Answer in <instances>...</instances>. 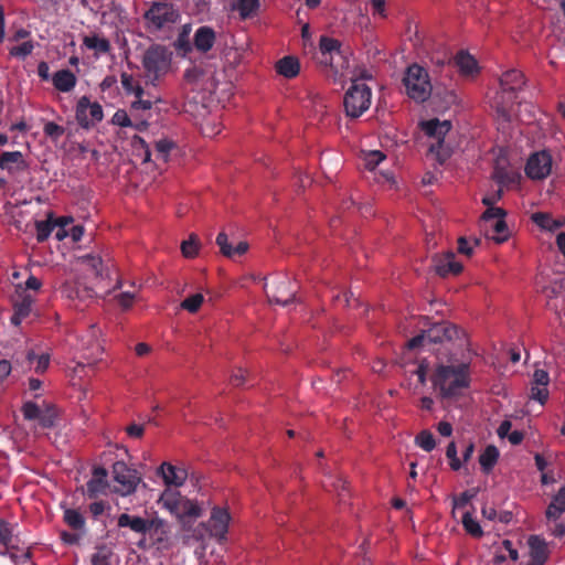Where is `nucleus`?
Returning <instances> with one entry per match:
<instances>
[{"instance_id":"nucleus-1","label":"nucleus","mask_w":565,"mask_h":565,"mask_svg":"<svg viewBox=\"0 0 565 565\" xmlns=\"http://www.w3.org/2000/svg\"><path fill=\"white\" fill-rule=\"evenodd\" d=\"M319 51L326 75L334 83H343L351 72L350 58L342 51V43L338 39L321 35L319 39Z\"/></svg>"},{"instance_id":"nucleus-2","label":"nucleus","mask_w":565,"mask_h":565,"mask_svg":"<svg viewBox=\"0 0 565 565\" xmlns=\"http://www.w3.org/2000/svg\"><path fill=\"white\" fill-rule=\"evenodd\" d=\"M469 365H440L431 376L435 388H438L443 397L458 396L462 388L469 385Z\"/></svg>"},{"instance_id":"nucleus-3","label":"nucleus","mask_w":565,"mask_h":565,"mask_svg":"<svg viewBox=\"0 0 565 565\" xmlns=\"http://www.w3.org/2000/svg\"><path fill=\"white\" fill-rule=\"evenodd\" d=\"M524 76L518 70H510L500 77L501 93L494 99V107L498 115L504 120L510 121L512 116V106L516 98L515 93L524 85Z\"/></svg>"},{"instance_id":"nucleus-4","label":"nucleus","mask_w":565,"mask_h":565,"mask_svg":"<svg viewBox=\"0 0 565 565\" xmlns=\"http://www.w3.org/2000/svg\"><path fill=\"white\" fill-rule=\"evenodd\" d=\"M403 83L408 97L417 103L426 102L434 92L427 70L418 64L407 67Z\"/></svg>"},{"instance_id":"nucleus-5","label":"nucleus","mask_w":565,"mask_h":565,"mask_svg":"<svg viewBox=\"0 0 565 565\" xmlns=\"http://www.w3.org/2000/svg\"><path fill=\"white\" fill-rule=\"evenodd\" d=\"M423 131L433 139L428 147V152L435 156L439 164H443L450 156L451 150L445 145L446 135L451 129L449 120L430 119L422 124Z\"/></svg>"},{"instance_id":"nucleus-6","label":"nucleus","mask_w":565,"mask_h":565,"mask_svg":"<svg viewBox=\"0 0 565 565\" xmlns=\"http://www.w3.org/2000/svg\"><path fill=\"white\" fill-rule=\"evenodd\" d=\"M171 58L172 53L162 45H152L146 51L142 65L146 76L153 85L169 72Z\"/></svg>"},{"instance_id":"nucleus-7","label":"nucleus","mask_w":565,"mask_h":565,"mask_svg":"<svg viewBox=\"0 0 565 565\" xmlns=\"http://www.w3.org/2000/svg\"><path fill=\"white\" fill-rule=\"evenodd\" d=\"M158 503L179 519L199 518L202 514L196 502L169 488L161 493Z\"/></svg>"},{"instance_id":"nucleus-8","label":"nucleus","mask_w":565,"mask_h":565,"mask_svg":"<svg viewBox=\"0 0 565 565\" xmlns=\"http://www.w3.org/2000/svg\"><path fill=\"white\" fill-rule=\"evenodd\" d=\"M353 79L352 77H350ZM371 105V89L361 82L352 81V85L344 94L343 106L348 117L359 118Z\"/></svg>"},{"instance_id":"nucleus-9","label":"nucleus","mask_w":565,"mask_h":565,"mask_svg":"<svg viewBox=\"0 0 565 565\" xmlns=\"http://www.w3.org/2000/svg\"><path fill=\"white\" fill-rule=\"evenodd\" d=\"M459 332L460 330L455 324L441 321L434 323L428 330L408 340L406 345L409 350H413L422 347L425 341L430 343L451 341L459 337Z\"/></svg>"},{"instance_id":"nucleus-10","label":"nucleus","mask_w":565,"mask_h":565,"mask_svg":"<svg viewBox=\"0 0 565 565\" xmlns=\"http://www.w3.org/2000/svg\"><path fill=\"white\" fill-rule=\"evenodd\" d=\"M180 18L178 9L168 2H153L145 13L148 28L160 31L173 25Z\"/></svg>"},{"instance_id":"nucleus-11","label":"nucleus","mask_w":565,"mask_h":565,"mask_svg":"<svg viewBox=\"0 0 565 565\" xmlns=\"http://www.w3.org/2000/svg\"><path fill=\"white\" fill-rule=\"evenodd\" d=\"M113 480L115 482V491L125 497L136 491L141 478L138 472L129 468L126 462L116 461L113 465Z\"/></svg>"},{"instance_id":"nucleus-12","label":"nucleus","mask_w":565,"mask_h":565,"mask_svg":"<svg viewBox=\"0 0 565 565\" xmlns=\"http://www.w3.org/2000/svg\"><path fill=\"white\" fill-rule=\"evenodd\" d=\"M264 289L270 302L281 306L290 303L296 295L294 284L288 277H276L265 282Z\"/></svg>"},{"instance_id":"nucleus-13","label":"nucleus","mask_w":565,"mask_h":565,"mask_svg":"<svg viewBox=\"0 0 565 565\" xmlns=\"http://www.w3.org/2000/svg\"><path fill=\"white\" fill-rule=\"evenodd\" d=\"M75 118L82 128L89 129L103 120V108L99 103L90 102L89 97L83 96L77 102Z\"/></svg>"},{"instance_id":"nucleus-14","label":"nucleus","mask_w":565,"mask_h":565,"mask_svg":"<svg viewBox=\"0 0 565 565\" xmlns=\"http://www.w3.org/2000/svg\"><path fill=\"white\" fill-rule=\"evenodd\" d=\"M552 157L543 150L530 156L525 164V174L531 180H543L551 173Z\"/></svg>"},{"instance_id":"nucleus-15","label":"nucleus","mask_w":565,"mask_h":565,"mask_svg":"<svg viewBox=\"0 0 565 565\" xmlns=\"http://www.w3.org/2000/svg\"><path fill=\"white\" fill-rule=\"evenodd\" d=\"M62 295L73 302V306L83 310L86 301L94 298V290L78 280H70L63 284L61 288Z\"/></svg>"},{"instance_id":"nucleus-16","label":"nucleus","mask_w":565,"mask_h":565,"mask_svg":"<svg viewBox=\"0 0 565 565\" xmlns=\"http://www.w3.org/2000/svg\"><path fill=\"white\" fill-rule=\"evenodd\" d=\"M0 545L3 547L0 550V555L9 554L10 558L15 563V565H21L25 563H30L31 565H36L31 563V552L25 551L21 555H18L14 552H11L13 548L12 545V531L10 524L3 520H0Z\"/></svg>"},{"instance_id":"nucleus-17","label":"nucleus","mask_w":565,"mask_h":565,"mask_svg":"<svg viewBox=\"0 0 565 565\" xmlns=\"http://www.w3.org/2000/svg\"><path fill=\"white\" fill-rule=\"evenodd\" d=\"M146 534L159 550H168L171 545L170 526L162 519H150Z\"/></svg>"},{"instance_id":"nucleus-18","label":"nucleus","mask_w":565,"mask_h":565,"mask_svg":"<svg viewBox=\"0 0 565 565\" xmlns=\"http://www.w3.org/2000/svg\"><path fill=\"white\" fill-rule=\"evenodd\" d=\"M361 159L365 169L372 173V179L377 182L385 184L388 181V175L384 172H376V168L380 163L385 161L386 154L380 150L362 151Z\"/></svg>"},{"instance_id":"nucleus-19","label":"nucleus","mask_w":565,"mask_h":565,"mask_svg":"<svg viewBox=\"0 0 565 565\" xmlns=\"http://www.w3.org/2000/svg\"><path fill=\"white\" fill-rule=\"evenodd\" d=\"M231 516L226 509L213 508L209 519L210 534L218 540L225 539Z\"/></svg>"},{"instance_id":"nucleus-20","label":"nucleus","mask_w":565,"mask_h":565,"mask_svg":"<svg viewBox=\"0 0 565 565\" xmlns=\"http://www.w3.org/2000/svg\"><path fill=\"white\" fill-rule=\"evenodd\" d=\"M433 263L436 274L440 277L458 275L463 269L462 264L456 260L452 252H447L444 255H436L433 258Z\"/></svg>"},{"instance_id":"nucleus-21","label":"nucleus","mask_w":565,"mask_h":565,"mask_svg":"<svg viewBox=\"0 0 565 565\" xmlns=\"http://www.w3.org/2000/svg\"><path fill=\"white\" fill-rule=\"evenodd\" d=\"M158 473L169 489L171 486L177 488L183 486L188 479V472L184 468L175 467L169 462H163L159 467Z\"/></svg>"},{"instance_id":"nucleus-22","label":"nucleus","mask_w":565,"mask_h":565,"mask_svg":"<svg viewBox=\"0 0 565 565\" xmlns=\"http://www.w3.org/2000/svg\"><path fill=\"white\" fill-rule=\"evenodd\" d=\"M0 168L10 174L23 172L29 168L22 152L4 151L0 156Z\"/></svg>"},{"instance_id":"nucleus-23","label":"nucleus","mask_w":565,"mask_h":565,"mask_svg":"<svg viewBox=\"0 0 565 565\" xmlns=\"http://www.w3.org/2000/svg\"><path fill=\"white\" fill-rule=\"evenodd\" d=\"M83 46L94 52L95 57L108 54L111 51L110 41L99 33H90L83 38Z\"/></svg>"},{"instance_id":"nucleus-24","label":"nucleus","mask_w":565,"mask_h":565,"mask_svg":"<svg viewBox=\"0 0 565 565\" xmlns=\"http://www.w3.org/2000/svg\"><path fill=\"white\" fill-rule=\"evenodd\" d=\"M34 299L30 295H19L13 301L14 313L11 317V322L19 326L25 319L31 310Z\"/></svg>"},{"instance_id":"nucleus-25","label":"nucleus","mask_w":565,"mask_h":565,"mask_svg":"<svg viewBox=\"0 0 565 565\" xmlns=\"http://www.w3.org/2000/svg\"><path fill=\"white\" fill-rule=\"evenodd\" d=\"M150 520L138 515L122 513L118 516L117 525L119 527H129L138 534H146Z\"/></svg>"},{"instance_id":"nucleus-26","label":"nucleus","mask_w":565,"mask_h":565,"mask_svg":"<svg viewBox=\"0 0 565 565\" xmlns=\"http://www.w3.org/2000/svg\"><path fill=\"white\" fill-rule=\"evenodd\" d=\"M215 43V32L210 26H200L194 34V46L201 53L209 52Z\"/></svg>"},{"instance_id":"nucleus-27","label":"nucleus","mask_w":565,"mask_h":565,"mask_svg":"<svg viewBox=\"0 0 565 565\" xmlns=\"http://www.w3.org/2000/svg\"><path fill=\"white\" fill-rule=\"evenodd\" d=\"M107 486L106 469L102 467L95 468L93 471V478L86 484L88 495L92 498L99 493H105Z\"/></svg>"},{"instance_id":"nucleus-28","label":"nucleus","mask_w":565,"mask_h":565,"mask_svg":"<svg viewBox=\"0 0 565 565\" xmlns=\"http://www.w3.org/2000/svg\"><path fill=\"white\" fill-rule=\"evenodd\" d=\"M454 65L458 67L459 72L465 76H472L479 72L476 58L467 52L460 51L455 60Z\"/></svg>"},{"instance_id":"nucleus-29","label":"nucleus","mask_w":565,"mask_h":565,"mask_svg":"<svg viewBox=\"0 0 565 565\" xmlns=\"http://www.w3.org/2000/svg\"><path fill=\"white\" fill-rule=\"evenodd\" d=\"M275 68L281 76L286 78H295L300 72V63L297 57L289 55L277 61Z\"/></svg>"},{"instance_id":"nucleus-30","label":"nucleus","mask_w":565,"mask_h":565,"mask_svg":"<svg viewBox=\"0 0 565 565\" xmlns=\"http://www.w3.org/2000/svg\"><path fill=\"white\" fill-rule=\"evenodd\" d=\"M52 82L57 90L68 93L75 87L77 78L70 70H60L54 73Z\"/></svg>"},{"instance_id":"nucleus-31","label":"nucleus","mask_w":565,"mask_h":565,"mask_svg":"<svg viewBox=\"0 0 565 565\" xmlns=\"http://www.w3.org/2000/svg\"><path fill=\"white\" fill-rule=\"evenodd\" d=\"M492 179L500 186H509L519 181L520 174L514 171L509 170L505 166L501 164V161H498L492 171Z\"/></svg>"},{"instance_id":"nucleus-32","label":"nucleus","mask_w":565,"mask_h":565,"mask_svg":"<svg viewBox=\"0 0 565 565\" xmlns=\"http://www.w3.org/2000/svg\"><path fill=\"white\" fill-rule=\"evenodd\" d=\"M527 543L530 546V557L546 563L548 552L545 541L537 535H531Z\"/></svg>"},{"instance_id":"nucleus-33","label":"nucleus","mask_w":565,"mask_h":565,"mask_svg":"<svg viewBox=\"0 0 565 565\" xmlns=\"http://www.w3.org/2000/svg\"><path fill=\"white\" fill-rule=\"evenodd\" d=\"M499 459V450L493 445H488L479 457V463L483 472L489 473Z\"/></svg>"},{"instance_id":"nucleus-34","label":"nucleus","mask_w":565,"mask_h":565,"mask_svg":"<svg viewBox=\"0 0 565 565\" xmlns=\"http://www.w3.org/2000/svg\"><path fill=\"white\" fill-rule=\"evenodd\" d=\"M63 521L75 531H84L85 518L83 514L75 509H65L63 513Z\"/></svg>"},{"instance_id":"nucleus-35","label":"nucleus","mask_w":565,"mask_h":565,"mask_svg":"<svg viewBox=\"0 0 565 565\" xmlns=\"http://www.w3.org/2000/svg\"><path fill=\"white\" fill-rule=\"evenodd\" d=\"M259 8V0H237L233 9L239 12L242 19H247L256 13Z\"/></svg>"},{"instance_id":"nucleus-36","label":"nucleus","mask_w":565,"mask_h":565,"mask_svg":"<svg viewBox=\"0 0 565 565\" xmlns=\"http://www.w3.org/2000/svg\"><path fill=\"white\" fill-rule=\"evenodd\" d=\"M532 221L543 230L554 231L562 226V223L553 220V217L543 212L533 213L531 216Z\"/></svg>"},{"instance_id":"nucleus-37","label":"nucleus","mask_w":565,"mask_h":565,"mask_svg":"<svg viewBox=\"0 0 565 565\" xmlns=\"http://www.w3.org/2000/svg\"><path fill=\"white\" fill-rule=\"evenodd\" d=\"M462 525L466 532L473 537H481L483 535V531L479 522L472 516L470 512H466L462 515Z\"/></svg>"},{"instance_id":"nucleus-38","label":"nucleus","mask_w":565,"mask_h":565,"mask_svg":"<svg viewBox=\"0 0 565 565\" xmlns=\"http://www.w3.org/2000/svg\"><path fill=\"white\" fill-rule=\"evenodd\" d=\"M199 238L196 235L191 234L189 239L183 241L181 244L182 255L186 258H194L199 253Z\"/></svg>"},{"instance_id":"nucleus-39","label":"nucleus","mask_w":565,"mask_h":565,"mask_svg":"<svg viewBox=\"0 0 565 565\" xmlns=\"http://www.w3.org/2000/svg\"><path fill=\"white\" fill-rule=\"evenodd\" d=\"M93 329V338H94V343L92 344V349H93V353L92 355L89 356H86L85 360L86 362H79L77 364V366L79 367H85V366H92L95 364V362L97 361V358L103 353V347L99 344V342L97 341V330L95 329V327L93 326L92 327Z\"/></svg>"},{"instance_id":"nucleus-40","label":"nucleus","mask_w":565,"mask_h":565,"mask_svg":"<svg viewBox=\"0 0 565 565\" xmlns=\"http://www.w3.org/2000/svg\"><path fill=\"white\" fill-rule=\"evenodd\" d=\"M23 417L28 420H38L44 412V408L33 402H25L21 408Z\"/></svg>"},{"instance_id":"nucleus-41","label":"nucleus","mask_w":565,"mask_h":565,"mask_svg":"<svg viewBox=\"0 0 565 565\" xmlns=\"http://www.w3.org/2000/svg\"><path fill=\"white\" fill-rule=\"evenodd\" d=\"M23 417L28 420H38L44 412V408L33 402H25L21 408Z\"/></svg>"},{"instance_id":"nucleus-42","label":"nucleus","mask_w":565,"mask_h":565,"mask_svg":"<svg viewBox=\"0 0 565 565\" xmlns=\"http://www.w3.org/2000/svg\"><path fill=\"white\" fill-rule=\"evenodd\" d=\"M333 491L337 492L339 503H345L347 499L350 498V492L347 486V481L341 477H337L330 484Z\"/></svg>"},{"instance_id":"nucleus-43","label":"nucleus","mask_w":565,"mask_h":565,"mask_svg":"<svg viewBox=\"0 0 565 565\" xmlns=\"http://www.w3.org/2000/svg\"><path fill=\"white\" fill-rule=\"evenodd\" d=\"M204 301V297L202 294H194L188 298H185L180 307L191 313H195Z\"/></svg>"},{"instance_id":"nucleus-44","label":"nucleus","mask_w":565,"mask_h":565,"mask_svg":"<svg viewBox=\"0 0 565 565\" xmlns=\"http://www.w3.org/2000/svg\"><path fill=\"white\" fill-rule=\"evenodd\" d=\"M529 396L531 399L539 402L541 405H544L548 399L550 392L545 385L531 384Z\"/></svg>"},{"instance_id":"nucleus-45","label":"nucleus","mask_w":565,"mask_h":565,"mask_svg":"<svg viewBox=\"0 0 565 565\" xmlns=\"http://www.w3.org/2000/svg\"><path fill=\"white\" fill-rule=\"evenodd\" d=\"M34 43L33 41H24L20 45L12 46L9 50V53L13 57L24 58L33 52Z\"/></svg>"},{"instance_id":"nucleus-46","label":"nucleus","mask_w":565,"mask_h":565,"mask_svg":"<svg viewBox=\"0 0 565 565\" xmlns=\"http://www.w3.org/2000/svg\"><path fill=\"white\" fill-rule=\"evenodd\" d=\"M158 102H160L159 98H150V97L145 98V96L135 98V100L131 102V104H130V110L131 111L150 110L152 108V106Z\"/></svg>"},{"instance_id":"nucleus-47","label":"nucleus","mask_w":565,"mask_h":565,"mask_svg":"<svg viewBox=\"0 0 565 565\" xmlns=\"http://www.w3.org/2000/svg\"><path fill=\"white\" fill-rule=\"evenodd\" d=\"M430 61H431V64L434 65V70H433L434 73H437L438 71L441 72L444 68H446L447 70L446 77L449 76V73L451 72V68H452V63H451V60L446 54L443 56H440V55L431 56Z\"/></svg>"},{"instance_id":"nucleus-48","label":"nucleus","mask_w":565,"mask_h":565,"mask_svg":"<svg viewBox=\"0 0 565 565\" xmlns=\"http://www.w3.org/2000/svg\"><path fill=\"white\" fill-rule=\"evenodd\" d=\"M57 413L53 406L45 404L44 412L39 419V425L43 428H51L54 426Z\"/></svg>"},{"instance_id":"nucleus-49","label":"nucleus","mask_w":565,"mask_h":565,"mask_svg":"<svg viewBox=\"0 0 565 565\" xmlns=\"http://www.w3.org/2000/svg\"><path fill=\"white\" fill-rule=\"evenodd\" d=\"M416 444L426 451L433 450L436 446L435 438L428 430H423L417 435Z\"/></svg>"},{"instance_id":"nucleus-50","label":"nucleus","mask_w":565,"mask_h":565,"mask_svg":"<svg viewBox=\"0 0 565 565\" xmlns=\"http://www.w3.org/2000/svg\"><path fill=\"white\" fill-rule=\"evenodd\" d=\"M216 244L218 245L222 254L226 257H235L234 247L228 243V237L225 233H220L216 237Z\"/></svg>"},{"instance_id":"nucleus-51","label":"nucleus","mask_w":565,"mask_h":565,"mask_svg":"<svg viewBox=\"0 0 565 565\" xmlns=\"http://www.w3.org/2000/svg\"><path fill=\"white\" fill-rule=\"evenodd\" d=\"M43 131L46 137L51 138L52 140H57L64 135L65 129L53 121H47L44 125Z\"/></svg>"},{"instance_id":"nucleus-52","label":"nucleus","mask_w":565,"mask_h":565,"mask_svg":"<svg viewBox=\"0 0 565 565\" xmlns=\"http://www.w3.org/2000/svg\"><path fill=\"white\" fill-rule=\"evenodd\" d=\"M36 227V239L44 242L50 236L53 225L49 221H39L35 223Z\"/></svg>"},{"instance_id":"nucleus-53","label":"nucleus","mask_w":565,"mask_h":565,"mask_svg":"<svg viewBox=\"0 0 565 565\" xmlns=\"http://www.w3.org/2000/svg\"><path fill=\"white\" fill-rule=\"evenodd\" d=\"M28 360L29 362H32L33 360L36 361L35 372L38 373H43L49 367L50 364V356L47 354L36 356L34 352H29Z\"/></svg>"},{"instance_id":"nucleus-54","label":"nucleus","mask_w":565,"mask_h":565,"mask_svg":"<svg viewBox=\"0 0 565 565\" xmlns=\"http://www.w3.org/2000/svg\"><path fill=\"white\" fill-rule=\"evenodd\" d=\"M174 147V143L169 139H161L156 142L157 156L163 161L167 160L169 152Z\"/></svg>"},{"instance_id":"nucleus-55","label":"nucleus","mask_w":565,"mask_h":565,"mask_svg":"<svg viewBox=\"0 0 565 565\" xmlns=\"http://www.w3.org/2000/svg\"><path fill=\"white\" fill-rule=\"evenodd\" d=\"M111 122L119 127H131L132 126V121H131L128 113L125 109H118L114 114V116L111 118Z\"/></svg>"},{"instance_id":"nucleus-56","label":"nucleus","mask_w":565,"mask_h":565,"mask_svg":"<svg viewBox=\"0 0 565 565\" xmlns=\"http://www.w3.org/2000/svg\"><path fill=\"white\" fill-rule=\"evenodd\" d=\"M493 231L498 234V236L494 237L497 243H503L508 239V226L503 218L495 221Z\"/></svg>"},{"instance_id":"nucleus-57","label":"nucleus","mask_w":565,"mask_h":565,"mask_svg":"<svg viewBox=\"0 0 565 565\" xmlns=\"http://www.w3.org/2000/svg\"><path fill=\"white\" fill-rule=\"evenodd\" d=\"M477 494V489L467 490L462 492L459 497L454 498V509L465 507L472 500Z\"/></svg>"},{"instance_id":"nucleus-58","label":"nucleus","mask_w":565,"mask_h":565,"mask_svg":"<svg viewBox=\"0 0 565 565\" xmlns=\"http://www.w3.org/2000/svg\"><path fill=\"white\" fill-rule=\"evenodd\" d=\"M373 15L386 17V0H367Z\"/></svg>"},{"instance_id":"nucleus-59","label":"nucleus","mask_w":565,"mask_h":565,"mask_svg":"<svg viewBox=\"0 0 565 565\" xmlns=\"http://www.w3.org/2000/svg\"><path fill=\"white\" fill-rule=\"evenodd\" d=\"M83 263L98 276L100 274L102 258L94 255L83 257Z\"/></svg>"},{"instance_id":"nucleus-60","label":"nucleus","mask_w":565,"mask_h":565,"mask_svg":"<svg viewBox=\"0 0 565 565\" xmlns=\"http://www.w3.org/2000/svg\"><path fill=\"white\" fill-rule=\"evenodd\" d=\"M120 82H121V85H122V88L125 90V93L127 95H130V92L134 87L137 86V84H139V81H137L134 75L131 74H128L126 72L121 73L120 75Z\"/></svg>"},{"instance_id":"nucleus-61","label":"nucleus","mask_w":565,"mask_h":565,"mask_svg":"<svg viewBox=\"0 0 565 565\" xmlns=\"http://www.w3.org/2000/svg\"><path fill=\"white\" fill-rule=\"evenodd\" d=\"M505 214L507 213L502 207L490 206L483 212L482 220L483 221H490V220H494V218L501 220V218H504Z\"/></svg>"},{"instance_id":"nucleus-62","label":"nucleus","mask_w":565,"mask_h":565,"mask_svg":"<svg viewBox=\"0 0 565 565\" xmlns=\"http://www.w3.org/2000/svg\"><path fill=\"white\" fill-rule=\"evenodd\" d=\"M550 375L548 372L543 369H536L533 373L531 384L548 386Z\"/></svg>"},{"instance_id":"nucleus-63","label":"nucleus","mask_w":565,"mask_h":565,"mask_svg":"<svg viewBox=\"0 0 565 565\" xmlns=\"http://www.w3.org/2000/svg\"><path fill=\"white\" fill-rule=\"evenodd\" d=\"M109 558H110V553L103 548L93 555L92 564L93 565H110Z\"/></svg>"},{"instance_id":"nucleus-64","label":"nucleus","mask_w":565,"mask_h":565,"mask_svg":"<svg viewBox=\"0 0 565 565\" xmlns=\"http://www.w3.org/2000/svg\"><path fill=\"white\" fill-rule=\"evenodd\" d=\"M188 30L184 28L183 32L177 40L175 46L179 51H182L184 54L191 52L192 47L190 42L186 40Z\"/></svg>"}]
</instances>
